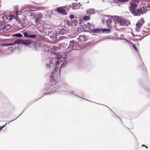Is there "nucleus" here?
<instances>
[{
	"label": "nucleus",
	"mask_w": 150,
	"mask_h": 150,
	"mask_svg": "<svg viewBox=\"0 0 150 150\" xmlns=\"http://www.w3.org/2000/svg\"><path fill=\"white\" fill-rule=\"evenodd\" d=\"M114 19L115 21V27L116 30L120 29L118 28L120 25L123 26L125 24V21L124 19L120 17L115 16Z\"/></svg>",
	"instance_id": "obj_1"
},
{
	"label": "nucleus",
	"mask_w": 150,
	"mask_h": 150,
	"mask_svg": "<svg viewBox=\"0 0 150 150\" xmlns=\"http://www.w3.org/2000/svg\"><path fill=\"white\" fill-rule=\"evenodd\" d=\"M139 0H131L129 3V9L132 13H135V11L139 3Z\"/></svg>",
	"instance_id": "obj_2"
},
{
	"label": "nucleus",
	"mask_w": 150,
	"mask_h": 150,
	"mask_svg": "<svg viewBox=\"0 0 150 150\" xmlns=\"http://www.w3.org/2000/svg\"><path fill=\"white\" fill-rule=\"evenodd\" d=\"M150 6L148 5V6H143L140 9H138L136 11H135V13H133L134 16H139L141 14L145 13L147 11V8H149Z\"/></svg>",
	"instance_id": "obj_3"
},
{
	"label": "nucleus",
	"mask_w": 150,
	"mask_h": 150,
	"mask_svg": "<svg viewBox=\"0 0 150 150\" xmlns=\"http://www.w3.org/2000/svg\"><path fill=\"white\" fill-rule=\"evenodd\" d=\"M144 23V19L143 18H141L140 20L138 21L136 25V29L137 31L139 32L140 31L141 27Z\"/></svg>",
	"instance_id": "obj_4"
},
{
	"label": "nucleus",
	"mask_w": 150,
	"mask_h": 150,
	"mask_svg": "<svg viewBox=\"0 0 150 150\" xmlns=\"http://www.w3.org/2000/svg\"><path fill=\"white\" fill-rule=\"evenodd\" d=\"M114 16L108 19L106 21V25L108 27H112L114 24H115V21L114 20Z\"/></svg>",
	"instance_id": "obj_5"
},
{
	"label": "nucleus",
	"mask_w": 150,
	"mask_h": 150,
	"mask_svg": "<svg viewBox=\"0 0 150 150\" xmlns=\"http://www.w3.org/2000/svg\"><path fill=\"white\" fill-rule=\"evenodd\" d=\"M18 43H21L26 45H30L32 42L33 41L30 40H23L22 39H18Z\"/></svg>",
	"instance_id": "obj_6"
},
{
	"label": "nucleus",
	"mask_w": 150,
	"mask_h": 150,
	"mask_svg": "<svg viewBox=\"0 0 150 150\" xmlns=\"http://www.w3.org/2000/svg\"><path fill=\"white\" fill-rule=\"evenodd\" d=\"M77 41L79 42H85L87 40V38L85 35H79V38L77 39Z\"/></svg>",
	"instance_id": "obj_7"
},
{
	"label": "nucleus",
	"mask_w": 150,
	"mask_h": 150,
	"mask_svg": "<svg viewBox=\"0 0 150 150\" xmlns=\"http://www.w3.org/2000/svg\"><path fill=\"white\" fill-rule=\"evenodd\" d=\"M78 45V43L77 42H75L74 40H72L69 42V45L70 48H71L75 49L76 48Z\"/></svg>",
	"instance_id": "obj_8"
},
{
	"label": "nucleus",
	"mask_w": 150,
	"mask_h": 150,
	"mask_svg": "<svg viewBox=\"0 0 150 150\" xmlns=\"http://www.w3.org/2000/svg\"><path fill=\"white\" fill-rule=\"evenodd\" d=\"M57 33L60 35H65L67 34V30L63 28H62V29H58L57 31Z\"/></svg>",
	"instance_id": "obj_9"
},
{
	"label": "nucleus",
	"mask_w": 150,
	"mask_h": 150,
	"mask_svg": "<svg viewBox=\"0 0 150 150\" xmlns=\"http://www.w3.org/2000/svg\"><path fill=\"white\" fill-rule=\"evenodd\" d=\"M2 29L3 30L6 31L7 30L11 28V25L8 23H5L2 27Z\"/></svg>",
	"instance_id": "obj_10"
},
{
	"label": "nucleus",
	"mask_w": 150,
	"mask_h": 150,
	"mask_svg": "<svg viewBox=\"0 0 150 150\" xmlns=\"http://www.w3.org/2000/svg\"><path fill=\"white\" fill-rule=\"evenodd\" d=\"M23 35L25 37L27 38H35L36 37V34L29 35L27 32H25Z\"/></svg>",
	"instance_id": "obj_11"
},
{
	"label": "nucleus",
	"mask_w": 150,
	"mask_h": 150,
	"mask_svg": "<svg viewBox=\"0 0 150 150\" xmlns=\"http://www.w3.org/2000/svg\"><path fill=\"white\" fill-rule=\"evenodd\" d=\"M64 6L59 7L57 9V11L60 13H65V10Z\"/></svg>",
	"instance_id": "obj_12"
},
{
	"label": "nucleus",
	"mask_w": 150,
	"mask_h": 150,
	"mask_svg": "<svg viewBox=\"0 0 150 150\" xmlns=\"http://www.w3.org/2000/svg\"><path fill=\"white\" fill-rule=\"evenodd\" d=\"M95 11L93 9H89L87 10L86 13L89 16H91L92 14H95Z\"/></svg>",
	"instance_id": "obj_13"
},
{
	"label": "nucleus",
	"mask_w": 150,
	"mask_h": 150,
	"mask_svg": "<svg viewBox=\"0 0 150 150\" xmlns=\"http://www.w3.org/2000/svg\"><path fill=\"white\" fill-rule=\"evenodd\" d=\"M18 40H16L14 42H13V43H5L4 45L6 46H10L11 45H14L16 44H18Z\"/></svg>",
	"instance_id": "obj_14"
},
{
	"label": "nucleus",
	"mask_w": 150,
	"mask_h": 150,
	"mask_svg": "<svg viewBox=\"0 0 150 150\" xmlns=\"http://www.w3.org/2000/svg\"><path fill=\"white\" fill-rule=\"evenodd\" d=\"M67 23L69 26H70L74 25V22L73 20H71L70 21L69 20L67 21Z\"/></svg>",
	"instance_id": "obj_15"
},
{
	"label": "nucleus",
	"mask_w": 150,
	"mask_h": 150,
	"mask_svg": "<svg viewBox=\"0 0 150 150\" xmlns=\"http://www.w3.org/2000/svg\"><path fill=\"white\" fill-rule=\"evenodd\" d=\"M18 23L19 24L20 23L21 25L23 28L25 27L26 25V23H25V21L24 20H22V21H21V20L20 21H18Z\"/></svg>",
	"instance_id": "obj_16"
},
{
	"label": "nucleus",
	"mask_w": 150,
	"mask_h": 150,
	"mask_svg": "<svg viewBox=\"0 0 150 150\" xmlns=\"http://www.w3.org/2000/svg\"><path fill=\"white\" fill-rule=\"evenodd\" d=\"M44 50L46 52L50 51L51 50L50 49V47H48L47 45H44Z\"/></svg>",
	"instance_id": "obj_17"
},
{
	"label": "nucleus",
	"mask_w": 150,
	"mask_h": 150,
	"mask_svg": "<svg viewBox=\"0 0 150 150\" xmlns=\"http://www.w3.org/2000/svg\"><path fill=\"white\" fill-rule=\"evenodd\" d=\"M86 29L88 30H89L91 28V24L89 23H87L86 25Z\"/></svg>",
	"instance_id": "obj_18"
},
{
	"label": "nucleus",
	"mask_w": 150,
	"mask_h": 150,
	"mask_svg": "<svg viewBox=\"0 0 150 150\" xmlns=\"http://www.w3.org/2000/svg\"><path fill=\"white\" fill-rule=\"evenodd\" d=\"M78 6V5H77L76 3H74L73 4V6L72 8L73 9L75 10L77 9V7Z\"/></svg>",
	"instance_id": "obj_19"
},
{
	"label": "nucleus",
	"mask_w": 150,
	"mask_h": 150,
	"mask_svg": "<svg viewBox=\"0 0 150 150\" xmlns=\"http://www.w3.org/2000/svg\"><path fill=\"white\" fill-rule=\"evenodd\" d=\"M90 19V16H85L83 18V20L84 21H87L89 20Z\"/></svg>",
	"instance_id": "obj_20"
},
{
	"label": "nucleus",
	"mask_w": 150,
	"mask_h": 150,
	"mask_svg": "<svg viewBox=\"0 0 150 150\" xmlns=\"http://www.w3.org/2000/svg\"><path fill=\"white\" fill-rule=\"evenodd\" d=\"M35 23L36 25H39L41 23L38 20L36 19L35 21Z\"/></svg>",
	"instance_id": "obj_21"
},
{
	"label": "nucleus",
	"mask_w": 150,
	"mask_h": 150,
	"mask_svg": "<svg viewBox=\"0 0 150 150\" xmlns=\"http://www.w3.org/2000/svg\"><path fill=\"white\" fill-rule=\"evenodd\" d=\"M9 20H10L15 18L14 16L13 15H11L9 16Z\"/></svg>",
	"instance_id": "obj_22"
},
{
	"label": "nucleus",
	"mask_w": 150,
	"mask_h": 150,
	"mask_svg": "<svg viewBox=\"0 0 150 150\" xmlns=\"http://www.w3.org/2000/svg\"><path fill=\"white\" fill-rule=\"evenodd\" d=\"M14 36L18 37H21L22 36V35L20 33H18L14 35Z\"/></svg>",
	"instance_id": "obj_23"
},
{
	"label": "nucleus",
	"mask_w": 150,
	"mask_h": 150,
	"mask_svg": "<svg viewBox=\"0 0 150 150\" xmlns=\"http://www.w3.org/2000/svg\"><path fill=\"white\" fill-rule=\"evenodd\" d=\"M73 21L74 22V25H76V24L78 22V21L77 20H76V18H74L73 20Z\"/></svg>",
	"instance_id": "obj_24"
},
{
	"label": "nucleus",
	"mask_w": 150,
	"mask_h": 150,
	"mask_svg": "<svg viewBox=\"0 0 150 150\" xmlns=\"http://www.w3.org/2000/svg\"><path fill=\"white\" fill-rule=\"evenodd\" d=\"M52 48H50L51 49V50H52V52L56 50L55 46H52Z\"/></svg>",
	"instance_id": "obj_25"
},
{
	"label": "nucleus",
	"mask_w": 150,
	"mask_h": 150,
	"mask_svg": "<svg viewBox=\"0 0 150 150\" xmlns=\"http://www.w3.org/2000/svg\"><path fill=\"white\" fill-rule=\"evenodd\" d=\"M60 60L58 59L56 62V66L57 67H58V65H59L60 64V63L59 62Z\"/></svg>",
	"instance_id": "obj_26"
},
{
	"label": "nucleus",
	"mask_w": 150,
	"mask_h": 150,
	"mask_svg": "<svg viewBox=\"0 0 150 150\" xmlns=\"http://www.w3.org/2000/svg\"><path fill=\"white\" fill-rule=\"evenodd\" d=\"M133 48H134V49L136 50V51L137 52H138V50L137 47L135 45H133Z\"/></svg>",
	"instance_id": "obj_27"
},
{
	"label": "nucleus",
	"mask_w": 150,
	"mask_h": 150,
	"mask_svg": "<svg viewBox=\"0 0 150 150\" xmlns=\"http://www.w3.org/2000/svg\"><path fill=\"white\" fill-rule=\"evenodd\" d=\"M5 18L7 19L6 16H4V15L3 16L1 17V18L3 21H4L5 19Z\"/></svg>",
	"instance_id": "obj_28"
},
{
	"label": "nucleus",
	"mask_w": 150,
	"mask_h": 150,
	"mask_svg": "<svg viewBox=\"0 0 150 150\" xmlns=\"http://www.w3.org/2000/svg\"><path fill=\"white\" fill-rule=\"evenodd\" d=\"M65 64H66L64 63H63L62 64H61L60 67V68L59 69V71H60L62 67H64L65 66Z\"/></svg>",
	"instance_id": "obj_29"
},
{
	"label": "nucleus",
	"mask_w": 150,
	"mask_h": 150,
	"mask_svg": "<svg viewBox=\"0 0 150 150\" xmlns=\"http://www.w3.org/2000/svg\"><path fill=\"white\" fill-rule=\"evenodd\" d=\"M103 31L104 32H107V31H109V32H110V30H109V29H105L103 30Z\"/></svg>",
	"instance_id": "obj_30"
},
{
	"label": "nucleus",
	"mask_w": 150,
	"mask_h": 150,
	"mask_svg": "<svg viewBox=\"0 0 150 150\" xmlns=\"http://www.w3.org/2000/svg\"><path fill=\"white\" fill-rule=\"evenodd\" d=\"M50 76L51 77L50 80H51V81H54L55 80V79H53V77H52V75H50Z\"/></svg>",
	"instance_id": "obj_31"
},
{
	"label": "nucleus",
	"mask_w": 150,
	"mask_h": 150,
	"mask_svg": "<svg viewBox=\"0 0 150 150\" xmlns=\"http://www.w3.org/2000/svg\"><path fill=\"white\" fill-rule=\"evenodd\" d=\"M69 17L72 20V19H74V16L73 15H70Z\"/></svg>",
	"instance_id": "obj_32"
},
{
	"label": "nucleus",
	"mask_w": 150,
	"mask_h": 150,
	"mask_svg": "<svg viewBox=\"0 0 150 150\" xmlns=\"http://www.w3.org/2000/svg\"><path fill=\"white\" fill-rule=\"evenodd\" d=\"M128 0H118V1L121 2H124L126 1H127Z\"/></svg>",
	"instance_id": "obj_33"
},
{
	"label": "nucleus",
	"mask_w": 150,
	"mask_h": 150,
	"mask_svg": "<svg viewBox=\"0 0 150 150\" xmlns=\"http://www.w3.org/2000/svg\"><path fill=\"white\" fill-rule=\"evenodd\" d=\"M15 10L16 12V15L18 13V9H17V8H16V9H15Z\"/></svg>",
	"instance_id": "obj_34"
},
{
	"label": "nucleus",
	"mask_w": 150,
	"mask_h": 150,
	"mask_svg": "<svg viewBox=\"0 0 150 150\" xmlns=\"http://www.w3.org/2000/svg\"><path fill=\"white\" fill-rule=\"evenodd\" d=\"M5 125H3L2 126L0 127V130L2 129L5 127Z\"/></svg>",
	"instance_id": "obj_35"
},
{
	"label": "nucleus",
	"mask_w": 150,
	"mask_h": 150,
	"mask_svg": "<svg viewBox=\"0 0 150 150\" xmlns=\"http://www.w3.org/2000/svg\"><path fill=\"white\" fill-rule=\"evenodd\" d=\"M135 35L136 36H138L139 37H140L141 36V35L138 34H137L136 35Z\"/></svg>",
	"instance_id": "obj_36"
},
{
	"label": "nucleus",
	"mask_w": 150,
	"mask_h": 150,
	"mask_svg": "<svg viewBox=\"0 0 150 150\" xmlns=\"http://www.w3.org/2000/svg\"><path fill=\"white\" fill-rule=\"evenodd\" d=\"M53 63V62L52 61H51L50 62V64H49V65H50L51 64H52Z\"/></svg>",
	"instance_id": "obj_37"
},
{
	"label": "nucleus",
	"mask_w": 150,
	"mask_h": 150,
	"mask_svg": "<svg viewBox=\"0 0 150 150\" xmlns=\"http://www.w3.org/2000/svg\"><path fill=\"white\" fill-rule=\"evenodd\" d=\"M58 70V68H56V69H55V71H57Z\"/></svg>",
	"instance_id": "obj_38"
},
{
	"label": "nucleus",
	"mask_w": 150,
	"mask_h": 150,
	"mask_svg": "<svg viewBox=\"0 0 150 150\" xmlns=\"http://www.w3.org/2000/svg\"><path fill=\"white\" fill-rule=\"evenodd\" d=\"M79 28H78V29L77 30V31L79 32H80V31L79 30Z\"/></svg>",
	"instance_id": "obj_39"
},
{
	"label": "nucleus",
	"mask_w": 150,
	"mask_h": 150,
	"mask_svg": "<svg viewBox=\"0 0 150 150\" xmlns=\"http://www.w3.org/2000/svg\"><path fill=\"white\" fill-rule=\"evenodd\" d=\"M142 146L145 147V146L143 144L142 145Z\"/></svg>",
	"instance_id": "obj_40"
},
{
	"label": "nucleus",
	"mask_w": 150,
	"mask_h": 150,
	"mask_svg": "<svg viewBox=\"0 0 150 150\" xmlns=\"http://www.w3.org/2000/svg\"><path fill=\"white\" fill-rule=\"evenodd\" d=\"M145 147L146 148V149H148V147L147 146H145Z\"/></svg>",
	"instance_id": "obj_41"
},
{
	"label": "nucleus",
	"mask_w": 150,
	"mask_h": 150,
	"mask_svg": "<svg viewBox=\"0 0 150 150\" xmlns=\"http://www.w3.org/2000/svg\"><path fill=\"white\" fill-rule=\"evenodd\" d=\"M55 38L56 39H57V37H55V38Z\"/></svg>",
	"instance_id": "obj_42"
},
{
	"label": "nucleus",
	"mask_w": 150,
	"mask_h": 150,
	"mask_svg": "<svg viewBox=\"0 0 150 150\" xmlns=\"http://www.w3.org/2000/svg\"><path fill=\"white\" fill-rule=\"evenodd\" d=\"M54 33H53V35H52L53 36H54Z\"/></svg>",
	"instance_id": "obj_43"
},
{
	"label": "nucleus",
	"mask_w": 150,
	"mask_h": 150,
	"mask_svg": "<svg viewBox=\"0 0 150 150\" xmlns=\"http://www.w3.org/2000/svg\"><path fill=\"white\" fill-rule=\"evenodd\" d=\"M80 30H81V31H82V30H81V29H80Z\"/></svg>",
	"instance_id": "obj_44"
},
{
	"label": "nucleus",
	"mask_w": 150,
	"mask_h": 150,
	"mask_svg": "<svg viewBox=\"0 0 150 150\" xmlns=\"http://www.w3.org/2000/svg\"><path fill=\"white\" fill-rule=\"evenodd\" d=\"M143 65H144V63H143Z\"/></svg>",
	"instance_id": "obj_45"
}]
</instances>
